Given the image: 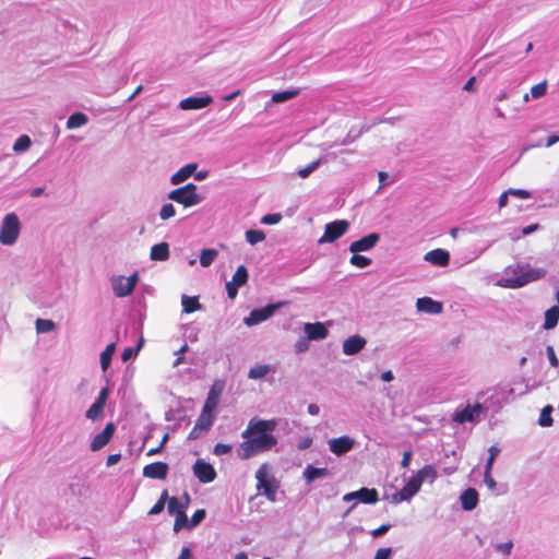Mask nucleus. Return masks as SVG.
Listing matches in <instances>:
<instances>
[{
  "instance_id": "f257e3e1",
  "label": "nucleus",
  "mask_w": 559,
  "mask_h": 559,
  "mask_svg": "<svg viewBox=\"0 0 559 559\" xmlns=\"http://www.w3.org/2000/svg\"><path fill=\"white\" fill-rule=\"evenodd\" d=\"M275 427L276 421L274 419L252 418L241 433L243 441L237 449V456L240 460H248L270 451L277 443L276 437L272 433Z\"/></svg>"
},
{
  "instance_id": "f03ea898",
  "label": "nucleus",
  "mask_w": 559,
  "mask_h": 559,
  "mask_svg": "<svg viewBox=\"0 0 559 559\" xmlns=\"http://www.w3.org/2000/svg\"><path fill=\"white\" fill-rule=\"evenodd\" d=\"M513 277L503 278L501 286L507 288H520L528 283L538 281L546 275V270L543 267H531L528 264L518 266L512 270Z\"/></svg>"
},
{
  "instance_id": "7ed1b4c3",
  "label": "nucleus",
  "mask_w": 559,
  "mask_h": 559,
  "mask_svg": "<svg viewBox=\"0 0 559 559\" xmlns=\"http://www.w3.org/2000/svg\"><path fill=\"white\" fill-rule=\"evenodd\" d=\"M168 199L182 204L185 207H190L201 203L203 197L197 193V186L190 182L170 191L168 193Z\"/></svg>"
},
{
  "instance_id": "20e7f679",
  "label": "nucleus",
  "mask_w": 559,
  "mask_h": 559,
  "mask_svg": "<svg viewBox=\"0 0 559 559\" xmlns=\"http://www.w3.org/2000/svg\"><path fill=\"white\" fill-rule=\"evenodd\" d=\"M20 221L16 214H7L0 227V242L5 246L13 245L20 234Z\"/></svg>"
},
{
  "instance_id": "39448f33",
  "label": "nucleus",
  "mask_w": 559,
  "mask_h": 559,
  "mask_svg": "<svg viewBox=\"0 0 559 559\" xmlns=\"http://www.w3.org/2000/svg\"><path fill=\"white\" fill-rule=\"evenodd\" d=\"M257 489L263 491V495L272 502L276 500V491L277 486L275 484V479L273 476L269 474V468L266 464H262L257 473Z\"/></svg>"
},
{
  "instance_id": "423d86ee",
  "label": "nucleus",
  "mask_w": 559,
  "mask_h": 559,
  "mask_svg": "<svg viewBox=\"0 0 559 559\" xmlns=\"http://www.w3.org/2000/svg\"><path fill=\"white\" fill-rule=\"evenodd\" d=\"M349 223L345 219L334 221L325 225L323 235L318 242L330 243L341 238L348 229Z\"/></svg>"
},
{
  "instance_id": "0eeeda50",
  "label": "nucleus",
  "mask_w": 559,
  "mask_h": 559,
  "mask_svg": "<svg viewBox=\"0 0 559 559\" xmlns=\"http://www.w3.org/2000/svg\"><path fill=\"white\" fill-rule=\"evenodd\" d=\"M138 282V274L133 273L129 277L120 276L112 281V289L117 297H127L129 296Z\"/></svg>"
},
{
  "instance_id": "6e6552de",
  "label": "nucleus",
  "mask_w": 559,
  "mask_h": 559,
  "mask_svg": "<svg viewBox=\"0 0 559 559\" xmlns=\"http://www.w3.org/2000/svg\"><path fill=\"white\" fill-rule=\"evenodd\" d=\"M343 500L346 502L357 500L362 503L372 504L378 502L379 493L374 488H360L357 491L348 492L344 495Z\"/></svg>"
},
{
  "instance_id": "1a4fd4ad",
  "label": "nucleus",
  "mask_w": 559,
  "mask_h": 559,
  "mask_svg": "<svg viewBox=\"0 0 559 559\" xmlns=\"http://www.w3.org/2000/svg\"><path fill=\"white\" fill-rule=\"evenodd\" d=\"M193 474L203 484L212 483L216 477L215 468L201 459L195 461Z\"/></svg>"
},
{
  "instance_id": "9d476101",
  "label": "nucleus",
  "mask_w": 559,
  "mask_h": 559,
  "mask_svg": "<svg viewBox=\"0 0 559 559\" xmlns=\"http://www.w3.org/2000/svg\"><path fill=\"white\" fill-rule=\"evenodd\" d=\"M224 382L219 380L215 381L212 384L202 409L215 413V409L218 406L219 399L224 390Z\"/></svg>"
},
{
  "instance_id": "9b49d317",
  "label": "nucleus",
  "mask_w": 559,
  "mask_h": 559,
  "mask_svg": "<svg viewBox=\"0 0 559 559\" xmlns=\"http://www.w3.org/2000/svg\"><path fill=\"white\" fill-rule=\"evenodd\" d=\"M109 390L108 388H104L100 390L96 401L90 406L86 411V418L95 421L97 420L104 413V407L106 405L108 399Z\"/></svg>"
},
{
  "instance_id": "f8f14e48",
  "label": "nucleus",
  "mask_w": 559,
  "mask_h": 559,
  "mask_svg": "<svg viewBox=\"0 0 559 559\" xmlns=\"http://www.w3.org/2000/svg\"><path fill=\"white\" fill-rule=\"evenodd\" d=\"M277 307H278L277 305H267L263 308L253 309L250 312L249 317H247L245 319V323L248 326L259 324V323L267 320L270 317H272Z\"/></svg>"
},
{
  "instance_id": "ddd939ff",
  "label": "nucleus",
  "mask_w": 559,
  "mask_h": 559,
  "mask_svg": "<svg viewBox=\"0 0 559 559\" xmlns=\"http://www.w3.org/2000/svg\"><path fill=\"white\" fill-rule=\"evenodd\" d=\"M355 445V440L348 436H342L338 438H334L329 440V449L330 451L337 455H344L349 452Z\"/></svg>"
},
{
  "instance_id": "4468645a",
  "label": "nucleus",
  "mask_w": 559,
  "mask_h": 559,
  "mask_svg": "<svg viewBox=\"0 0 559 559\" xmlns=\"http://www.w3.org/2000/svg\"><path fill=\"white\" fill-rule=\"evenodd\" d=\"M169 472V466L165 462H154L147 464L143 467V476L150 479H160L164 480L167 478Z\"/></svg>"
},
{
  "instance_id": "2eb2a0df",
  "label": "nucleus",
  "mask_w": 559,
  "mask_h": 559,
  "mask_svg": "<svg viewBox=\"0 0 559 559\" xmlns=\"http://www.w3.org/2000/svg\"><path fill=\"white\" fill-rule=\"evenodd\" d=\"M115 424L108 423L103 429V431L97 433L91 441V450L93 452H96L103 449L106 444H108L115 433Z\"/></svg>"
},
{
  "instance_id": "dca6fc26",
  "label": "nucleus",
  "mask_w": 559,
  "mask_h": 559,
  "mask_svg": "<svg viewBox=\"0 0 559 559\" xmlns=\"http://www.w3.org/2000/svg\"><path fill=\"white\" fill-rule=\"evenodd\" d=\"M380 240V235L377 233H371L359 240H356L350 243L349 251L353 253H358L361 251H368L372 249L378 241Z\"/></svg>"
},
{
  "instance_id": "f3484780",
  "label": "nucleus",
  "mask_w": 559,
  "mask_h": 559,
  "mask_svg": "<svg viewBox=\"0 0 559 559\" xmlns=\"http://www.w3.org/2000/svg\"><path fill=\"white\" fill-rule=\"evenodd\" d=\"M213 98L209 95L197 97V96H190L185 99H182L179 104V107L182 110H195V109H202L210 104H212Z\"/></svg>"
},
{
  "instance_id": "a211bd4d",
  "label": "nucleus",
  "mask_w": 559,
  "mask_h": 559,
  "mask_svg": "<svg viewBox=\"0 0 559 559\" xmlns=\"http://www.w3.org/2000/svg\"><path fill=\"white\" fill-rule=\"evenodd\" d=\"M367 341L360 335H353L343 342V353L345 355H355L364 349Z\"/></svg>"
},
{
  "instance_id": "6ab92c4d",
  "label": "nucleus",
  "mask_w": 559,
  "mask_h": 559,
  "mask_svg": "<svg viewBox=\"0 0 559 559\" xmlns=\"http://www.w3.org/2000/svg\"><path fill=\"white\" fill-rule=\"evenodd\" d=\"M424 260L433 265L447 266L450 262V253L444 249L438 248L427 252Z\"/></svg>"
},
{
  "instance_id": "aec40b11",
  "label": "nucleus",
  "mask_w": 559,
  "mask_h": 559,
  "mask_svg": "<svg viewBox=\"0 0 559 559\" xmlns=\"http://www.w3.org/2000/svg\"><path fill=\"white\" fill-rule=\"evenodd\" d=\"M421 485L423 481L421 479H419V477H417L416 475L412 476L406 483V485L399 492L400 499L397 501L411 499L414 495H416L419 491Z\"/></svg>"
},
{
  "instance_id": "412c9836",
  "label": "nucleus",
  "mask_w": 559,
  "mask_h": 559,
  "mask_svg": "<svg viewBox=\"0 0 559 559\" xmlns=\"http://www.w3.org/2000/svg\"><path fill=\"white\" fill-rule=\"evenodd\" d=\"M416 307L418 311L438 314L442 311V304L439 301H435L430 297H421L416 301Z\"/></svg>"
},
{
  "instance_id": "4be33fe9",
  "label": "nucleus",
  "mask_w": 559,
  "mask_h": 559,
  "mask_svg": "<svg viewBox=\"0 0 559 559\" xmlns=\"http://www.w3.org/2000/svg\"><path fill=\"white\" fill-rule=\"evenodd\" d=\"M305 332L309 340H322L328 335V330L321 322L306 323Z\"/></svg>"
},
{
  "instance_id": "5701e85b",
  "label": "nucleus",
  "mask_w": 559,
  "mask_h": 559,
  "mask_svg": "<svg viewBox=\"0 0 559 559\" xmlns=\"http://www.w3.org/2000/svg\"><path fill=\"white\" fill-rule=\"evenodd\" d=\"M481 405L476 404L474 406L467 405L463 411L455 412L453 415V420L459 424H464L466 421H473L475 419L474 413L480 412Z\"/></svg>"
},
{
  "instance_id": "b1692460",
  "label": "nucleus",
  "mask_w": 559,
  "mask_h": 559,
  "mask_svg": "<svg viewBox=\"0 0 559 559\" xmlns=\"http://www.w3.org/2000/svg\"><path fill=\"white\" fill-rule=\"evenodd\" d=\"M462 508L466 511H471L476 508L478 503V492L474 488H467L461 495Z\"/></svg>"
},
{
  "instance_id": "393cba45",
  "label": "nucleus",
  "mask_w": 559,
  "mask_h": 559,
  "mask_svg": "<svg viewBox=\"0 0 559 559\" xmlns=\"http://www.w3.org/2000/svg\"><path fill=\"white\" fill-rule=\"evenodd\" d=\"M195 169H197V164H194V163L185 165L183 167H181L178 171H176L171 176L170 182L173 185H179V183L183 182L195 171Z\"/></svg>"
},
{
  "instance_id": "a878e982",
  "label": "nucleus",
  "mask_w": 559,
  "mask_h": 559,
  "mask_svg": "<svg viewBox=\"0 0 559 559\" xmlns=\"http://www.w3.org/2000/svg\"><path fill=\"white\" fill-rule=\"evenodd\" d=\"M169 257V246L167 242H159L151 248L150 258L153 261H166Z\"/></svg>"
},
{
  "instance_id": "bb28decb",
  "label": "nucleus",
  "mask_w": 559,
  "mask_h": 559,
  "mask_svg": "<svg viewBox=\"0 0 559 559\" xmlns=\"http://www.w3.org/2000/svg\"><path fill=\"white\" fill-rule=\"evenodd\" d=\"M185 502H180L177 497H168L167 499V510L169 514L177 515V512L180 508L182 510H186L188 508V504L190 502V496L188 492L183 493Z\"/></svg>"
},
{
  "instance_id": "cd10ccee",
  "label": "nucleus",
  "mask_w": 559,
  "mask_h": 559,
  "mask_svg": "<svg viewBox=\"0 0 559 559\" xmlns=\"http://www.w3.org/2000/svg\"><path fill=\"white\" fill-rule=\"evenodd\" d=\"M329 474L330 472L328 468L313 467L312 465H308L304 472V476L308 484L312 483L318 478L326 477Z\"/></svg>"
},
{
  "instance_id": "c85d7f7f",
  "label": "nucleus",
  "mask_w": 559,
  "mask_h": 559,
  "mask_svg": "<svg viewBox=\"0 0 559 559\" xmlns=\"http://www.w3.org/2000/svg\"><path fill=\"white\" fill-rule=\"evenodd\" d=\"M559 321V307H550L545 312V321H544V329L550 330L554 329Z\"/></svg>"
},
{
  "instance_id": "c756f323",
  "label": "nucleus",
  "mask_w": 559,
  "mask_h": 559,
  "mask_svg": "<svg viewBox=\"0 0 559 559\" xmlns=\"http://www.w3.org/2000/svg\"><path fill=\"white\" fill-rule=\"evenodd\" d=\"M214 417H215L214 413L206 412L205 409H202L195 424H197L198 428H201V430L207 431L213 424Z\"/></svg>"
},
{
  "instance_id": "7c9ffc66",
  "label": "nucleus",
  "mask_w": 559,
  "mask_h": 559,
  "mask_svg": "<svg viewBox=\"0 0 559 559\" xmlns=\"http://www.w3.org/2000/svg\"><path fill=\"white\" fill-rule=\"evenodd\" d=\"M115 350H116V344L115 343H110L102 352V354H100V366H102L103 371H106L108 369V367L110 365V361H111V358H112V355L115 354Z\"/></svg>"
},
{
  "instance_id": "2f4dec72",
  "label": "nucleus",
  "mask_w": 559,
  "mask_h": 559,
  "mask_svg": "<svg viewBox=\"0 0 559 559\" xmlns=\"http://www.w3.org/2000/svg\"><path fill=\"white\" fill-rule=\"evenodd\" d=\"M181 305L186 313H191L201 308L198 297L182 296Z\"/></svg>"
},
{
  "instance_id": "473e14b6",
  "label": "nucleus",
  "mask_w": 559,
  "mask_h": 559,
  "mask_svg": "<svg viewBox=\"0 0 559 559\" xmlns=\"http://www.w3.org/2000/svg\"><path fill=\"white\" fill-rule=\"evenodd\" d=\"M248 271L245 265H240L237 267L235 274L233 275L231 281H229L231 284L236 286H243L248 282Z\"/></svg>"
},
{
  "instance_id": "72a5a7b5",
  "label": "nucleus",
  "mask_w": 559,
  "mask_h": 559,
  "mask_svg": "<svg viewBox=\"0 0 559 559\" xmlns=\"http://www.w3.org/2000/svg\"><path fill=\"white\" fill-rule=\"evenodd\" d=\"M87 122V117L83 112H75L71 115L67 121L68 129H75L84 126Z\"/></svg>"
},
{
  "instance_id": "f704fd0d",
  "label": "nucleus",
  "mask_w": 559,
  "mask_h": 559,
  "mask_svg": "<svg viewBox=\"0 0 559 559\" xmlns=\"http://www.w3.org/2000/svg\"><path fill=\"white\" fill-rule=\"evenodd\" d=\"M218 252L216 249H203L200 253V264L204 267L210 266L216 259Z\"/></svg>"
},
{
  "instance_id": "c9c22d12",
  "label": "nucleus",
  "mask_w": 559,
  "mask_h": 559,
  "mask_svg": "<svg viewBox=\"0 0 559 559\" xmlns=\"http://www.w3.org/2000/svg\"><path fill=\"white\" fill-rule=\"evenodd\" d=\"M298 94H299V90L276 92L272 95V102L277 103V104L284 103V102L295 98Z\"/></svg>"
},
{
  "instance_id": "e433bc0d",
  "label": "nucleus",
  "mask_w": 559,
  "mask_h": 559,
  "mask_svg": "<svg viewBox=\"0 0 559 559\" xmlns=\"http://www.w3.org/2000/svg\"><path fill=\"white\" fill-rule=\"evenodd\" d=\"M552 411H554V408L551 405H547L542 409L539 419H538V424L542 427H550L552 425V417H551Z\"/></svg>"
},
{
  "instance_id": "4c0bfd02",
  "label": "nucleus",
  "mask_w": 559,
  "mask_h": 559,
  "mask_svg": "<svg viewBox=\"0 0 559 559\" xmlns=\"http://www.w3.org/2000/svg\"><path fill=\"white\" fill-rule=\"evenodd\" d=\"M270 371V368L269 366L266 365H259V366H255L253 368H251L248 372V378L249 379H262L264 378Z\"/></svg>"
},
{
  "instance_id": "58836bf2",
  "label": "nucleus",
  "mask_w": 559,
  "mask_h": 559,
  "mask_svg": "<svg viewBox=\"0 0 559 559\" xmlns=\"http://www.w3.org/2000/svg\"><path fill=\"white\" fill-rule=\"evenodd\" d=\"M265 239V234L262 230L249 229L246 231V240L250 245H255Z\"/></svg>"
},
{
  "instance_id": "ea45409f",
  "label": "nucleus",
  "mask_w": 559,
  "mask_h": 559,
  "mask_svg": "<svg viewBox=\"0 0 559 559\" xmlns=\"http://www.w3.org/2000/svg\"><path fill=\"white\" fill-rule=\"evenodd\" d=\"M415 475L424 483L426 478L433 480L437 477V471L432 465H425Z\"/></svg>"
},
{
  "instance_id": "a19ab883",
  "label": "nucleus",
  "mask_w": 559,
  "mask_h": 559,
  "mask_svg": "<svg viewBox=\"0 0 559 559\" xmlns=\"http://www.w3.org/2000/svg\"><path fill=\"white\" fill-rule=\"evenodd\" d=\"M349 263L354 266L364 269L371 264V259L358 253H354L349 259Z\"/></svg>"
},
{
  "instance_id": "79ce46f5",
  "label": "nucleus",
  "mask_w": 559,
  "mask_h": 559,
  "mask_svg": "<svg viewBox=\"0 0 559 559\" xmlns=\"http://www.w3.org/2000/svg\"><path fill=\"white\" fill-rule=\"evenodd\" d=\"M175 516H176L175 523H174V531L175 532H178L183 526H188L189 525L188 519H187V514H186V510H182V508H180L178 510L177 515H175Z\"/></svg>"
},
{
  "instance_id": "37998d69",
  "label": "nucleus",
  "mask_w": 559,
  "mask_h": 559,
  "mask_svg": "<svg viewBox=\"0 0 559 559\" xmlns=\"http://www.w3.org/2000/svg\"><path fill=\"white\" fill-rule=\"evenodd\" d=\"M55 323L48 319H37L36 320V331L37 333H48L55 329Z\"/></svg>"
},
{
  "instance_id": "c03bdc74",
  "label": "nucleus",
  "mask_w": 559,
  "mask_h": 559,
  "mask_svg": "<svg viewBox=\"0 0 559 559\" xmlns=\"http://www.w3.org/2000/svg\"><path fill=\"white\" fill-rule=\"evenodd\" d=\"M168 499V491L167 490H164L160 495V498L158 499V501L151 508L148 514H158L160 513L164 508H165V503Z\"/></svg>"
},
{
  "instance_id": "a18cd8bd",
  "label": "nucleus",
  "mask_w": 559,
  "mask_h": 559,
  "mask_svg": "<svg viewBox=\"0 0 559 559\" xmlns=\"http://www.w3.org/2000/svg\"><path fill=\"white\" fill-rule=\"evenodd\" d=\"M547 93V81H543L531 88V95L533 98H540Z\"/></svg>"
},
{
  "instance_id": "49530a36",
  "label": "nucleus",
  "mask_w": 559,
  "mask_h": 559,
  "mask_svg": "<svg viewBox=\"0 0 559 559\" xmlns=\"http://www.w3.org/2000/svg\"><path fill=\"white\" fill-rule=\"evenodd\" d=\"M32 142L28 135H21L14 143L13 150L15 152L25 151L31 146Z\"/></svg>"
},
{
  "instance_id": "de8ad7c7",
  "label": "nucleus",
  "mask_w": 559,
  "mask_h": 559,
  "mask_svg": "<svg viewBox=\"0 0 559 559\" xmlns=\"http://www.w3.org/2000/svg\"><path fill=\"white\" fill-rule=\"evenodd\" d=\"M320 164H321V159H317V160L312 162L311 164H309L307 167L300 168L297 174L300 178L305 179V178L309 177V175L313 170H316Z\"/></svg>"
},
{
  "instance_id": "09e8293b",
  "label": "nucleus",
  "mask_w": 559,
  "mask_h": 559,
  "mask_svg": "<svg viewBox=\"0 0 559 559\" xmlns=\"http://www.w3.org/2000/svg\"><path fill=\"white\" fill-rule=\"evenodd\" d=\"M176 210L171 203L164 204L159 212V217L163 221H166L173 216H175Z\"/></svg>"
},
{
  "instance_id": "8fccbe9b",
  "label": "nucleus",
  "mask_w": 559,
  "mask_h": 559,
  "mask_svg": "<svg viewBox=\"0 0 559 559\" xmlns=\"http://www.w3.org/2000/svg\"><path fill=\"white\" fill-rule=\"evenodd\" d=\"M206 513L205 510L199 509L192 514L188 527H195L201 521L204 520Z\"/></svg>"
},
{
  "instance_id": "3c124183",
  "label": "nucleus",
  "mask_w": 559,
  "mask_h": 559,
  "mask_svg": "<svg viewBox=\"0 0 559 559\" xmlns=\"http://www.w3.org/2000/svg\"><path fill=\"white\" fill-rule=\"evenodd\" d=\"M231 450L233 448L230 444L217 443L215 444L213 452L216 455H224L230 453Z\"/></svg>"
},
{
  "instance_id": "603ef678",
  "label": "nucleus",
  "mask_w": 559,
  "mask_h": 559,
  "mask_svg": "<svg viewBox=\"0 0 559 559\" xmlns=\"http://www.w3.org/2000/svg\"><path fill=\"white\" fill-rule=\"evenodd\" d=\"M546 354H547V357H548V359H549L550 365H551L554 368H558V367H559V360H558V358H557V356H556V353H555V350H554V347H552V346H550V345H548V346L546 347Z\"/></svg>"
},
{
  "instance_id": "864d4df0",
  "label": "nucleus",
  "mask_w": 559,
  "mask_h": 559,
  "mask_svg": "<svg viewBox=\"0 0 559 559\" xmlns=\"http://www.w3.org/2000/svg\"><path fill=\"white\" fill-rule=\"evenodd\" d=\"M168 438H169V435L165 433L164 437L162 438L160 443H157L156 448L150 449L146 454L148 456H152V455L159 453L162 451V449L164 448V445L166 444V442L168 441Z\"/></svg>"
},
{
  "instance_id": "5fc2aeb1",
  "label": "nucleus",
  "mask_w": 559,
  "mask_h": 559,
  "mask_svg": "<svg viewBox=\"0 0 559 559\" xmlns=\"http://www.w3.org/2000/svg\"><path fill=\"white\" fill-rule=\"evenodd\" d=\"M189 349V346L187 343H185L180 348L179 350L176 353L177 354V358L176 360L174 361V367H178L179 365H181L183 362V354L187 353Z\"/></svg>"
},
{
  "instance_id": "6e6d98bb",
  "label": "nucleus",
  "mask_w": 559,
  "mask_h": 559,
  "mask_svg": "<svg viewBox=\"0 0 559 559\" xmlns=\"http://www.w3.org/2000/svg\"><path fill=\"white\" fill-rule=\"evenodd\" d=\"M509 193L520 199L531 198V192L524 189H509Z\"/></svg>"
},
{
  "instance_id": "4d7b16f0",
  "label": "nucleus",
  "mask_w": 559,
  "mask_h": 559,
  "mask_svg": "<svg viewBox=\"0 0 559 559\" xmlns=\"http://www.w3.org/2000/svg\"><path fill=\"white\" fill-rule=\"evenodd\" d=\"M282 216L281 214H267L262 218L263 224H277L281 221Z\"/></svg>"
},
{
  "instance_id": "13d9d810",
  "label": "nucleus",
  "mask_w": 559,
  "mask_h": 559,
  "mask_svg": "<svg viewBox=\"0 0 559 559\" xmlns=\"http://www.w3.org/2000/svg\"><path fill=\"white\" fill-rule=\"evenodd\" d=\"M138 355V349H134L133 347H127L123 349L121 354V359L126 362L133 356Z\"/></svg>"
},
{
  "instance_id": "bf43d9fd",
  "label": "nucleus",
  "mask_w": 559,
  "mask_h": 559,
  "mask_svg": "<svg viewBox=\"0 0 559 559\" xmlns=\"http://www.w3.org/2000/svg\"><path fill=\"white\" fill-rule=\"evenodd\" d=\"M391 552H392V549L390 547L380 548L377 550L373 559H389L391 556Z\"/></svg>"
},
{
  "instance_id": "052dcab7",
  "label": "nucleus",
  "mask_w": 559,
  "mask_h": 559,
  "mask_svg": "<svg viewBox=\"0 0 559 559\" xmlns=\"http://www.w3.org/2000/svg\"><path fill=\"white\" fill-rule=\"evenodd\" d=\"M390 530L389 524H382L371 532L372 537L377 538L384 535Z\"/></svg>"
},
{
  "instance_id": "680f3d73",
  "label": "nucleus",
  "mask_w": 559,
  "mask_h": 559,
  "mask_svg": "<svg viewBox=\"0 0 559 559\" xmlns=\"http://www.w3.org/2000/svg\"><path fill=\"white\" fill-rule=\"evenodd\" d=\"M238 288H239V286H236V285L231 284L230 282L226 283V292L230 299L236 298V296L238 294Z\"/></svg>"
},
{
  "instance_id": "e2e57ef3",
  "label": "nucleus",
  "mask_w": 559,
  "mask_h": 559,
  "mask_svg": "<svg viewBox=\"0 0 559 559\" xmlns=\"http://www.w3.org/2000/svg\"><path fill=\"white\" fill-rule=\"evenodd\" d=\"M484 481L486 483L488 488H490V489H495L496 488V481H495V479H493V477L491 475V472L485 471Z\"/></svg>"
},
{
  "instance_id": "0e129e2a",
  "label": "nucleus",
  "mask_w": 559,
  "mask_h": 559,
  "mask_svg": "<svg viewBox=\"0 0 559 559\" xmlns=\"http://www.w3.org/2000/svg\"><path fill=\"white\" fill-rule=\"evenodd\" d=\"M512 547H513L512 543L509 542V543L499 544L497 546V549L500 552H502L503 555H510Z\"/></svg>"
},
{
  "instance_id": "69168bd1",
  "label": "nucleus",
  "mask_w": 559,
  "mask_h": 559,
  "mask_svg": "<svg viewBox=\"0 0 559 559\" xmlns=\"http://www.w3.org/2000/svg\"><path fill=\"white\" fill-rule=\"evenodd\" d=\"M412 456H413V452L411 450L404 452L402 461H401L402 467L405 468V467L409 466L411 461H412Z\"/></svg>"
},
{
  "instance_id": "338daca9",
  "label": "nucleus",
  "mask_w": 559,
  "mask_h": 559,
  "mask_svg": "<svg viewBox=\"0 0 559 559\" xmlns=\"http://www.w3.org/2000/svg\"><path fill=\"white\" fill-rule=\"evenodd\" d=\"M538 229H539V224H537V223L531 224L522 229V235L527 236Z\"/></svg>"
},
{
  "instance_id": "774afa93",
  "label": "nucleus",
  "mask_w": 559,
  "mask_h": 559,
  "mask_svg": "<svg viewBox=\"0 0 559 559\" xmlns=\"http://www.w3.org/2000/svg\"><path fill=\"white\" fill-rule=\"evenodd\" d=\"M121 459V455L119 453L110 454L107 457L106 464L108 466L117 464Z\"/></svg>"
}]
</instances>
